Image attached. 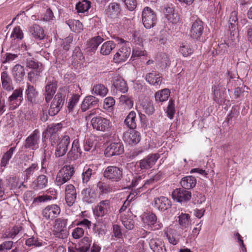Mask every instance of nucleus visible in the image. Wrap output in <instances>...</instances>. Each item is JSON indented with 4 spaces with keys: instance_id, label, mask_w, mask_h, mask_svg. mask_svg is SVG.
<instances>
[{
    "instance_id": "9b49d317",
    "label": "nucleus",
    "mask_w": 252,
    "mask_h": 252,
    "mask_svg": "<svg viewBox=\"0 0 252 252\" xmlns=\"http://www.w3.org/2000/svg\"><path fill=\"white\" fill-rule=\"evenodd\" d=\"M23 100V89L19 88L13 91L12 94L9 97L8 101L10 109L14 110L17 108Z\"/></svg>"
},
{
    "instance_id": "338daca9",
    "label": "nucleus",
    "mask_w": 252,
    "mask_h": 252,
    "mask_svg": "<svg viewBox=\"0 0 252 252\" xmlns=\"http://www.w3.org/2000/svg\"><path fill=\"white\" fill-rule=\"evenodd\" d=\"M115 104V100L113 97H107L104 100L103 108L107 110H111L113 108Z\"/></svg>"
},
{
    "instance_id": "a878e982",
    "label": "nucleus",
    "mask_w": 252,
    "mask_h": 252,
    "mask_svg": "<svg viewBox=\"0 0 252 252\" xmlns=\"http://www.w3.org/2000/svg\"><path fill=\"white\" fill-rule=\"evenodd\" d=\"M16 150V147H11L2 156L0 161V172H3L8 164L10 159L11 158L14 152Z\"/></svg>"
},
{
    "instance_id": "a18cd8bd",
    "label": "nucleus",
    "mask_w": 252,
    "mask_h": 252,
    "mask_svg": "<svg viewBox=\"0 0 252 252\" xmlns=\"http://www.w3.org/2000/svg\"><path fill=\"white\" fill-rule=\"evenodd\" d=\"M116 47V44L113 41L104 42L101 47L100 53L103 55H109Z\"/></svg>"
},
{
    "instance_id": "6e6552de",
    "label": "nucleus",
    "mask_w": 252,
    "mask_h": 252,
    "mask_svg": "<svg viewBox=\"0 0 252 252\" xmlns=\"http://www.w3.org/2000/svg\"><path fill=\"white\" fill-rule=\"evenodd\" d=\"M128 127L127 130L124 133V140L129 145H136L140 141V133L133 127Z\"/></svg>"
},
{
    "instance_id": "39448f33",
    "label": "nucleus",
    "mask_w": 252,
    "mask_h": 252,
    "mask_svg": "<svg viewBox=\"0 0 252 252\" xmlns=\"http://www.w3.org/2000/svg\"><path fill=\"white\" fill-rule=\"evenodd\" d=\"M123 174L122 168L116 166H109L104 170L103 176L112 182H117L122 179Z\"/></svg>"
},
{
    "instance_id": "aec40b11",
    "label": "nucleus",
    "mask_w": 252,
    "mask_h": 252,
    "mask_svg": "<svg viewBox=\"0 0 252 252\" xmlns=\"http://www.w3.org/2000/svg\"><path fill=\"white\" fill-rule=\"evenodd\" d=\"M96 169L94 165H86L83 170L81 177L83 184H87L89 181L94 178Z\"/></svg>"
},
{
    "instance_id": "ea45409f",
    "label": "nucleus",
    "mask_w": 252,
    "mask_h": 252,
    "mask_svg": "<svg viewBox=\"0 0 252 252\" xmlns=\"http://www.w3.org/2000/svg\"><path fill=\"white\" fill-rule=\"evenodd\" d=\"M108 92V89L104 85L101 84L94 85L92 90V93L93 94L100 96L101 97L105 96Z\"/></svg>"
},
{
    "instance_id": "c85d7f7f",
    "label": "nucleus",
    "mask_w": 252,
    "mask_h": 252,
    "mask_svg": "<svg viewBox=\"0 0 252 252\" xmlns=\"http://www.w3.org/2000/svg\"><path fill=\"white\" fill-rule=\"evenodd\" d=\"M164 15L167 20L173 24H177L179 21V17L173 7L165 8Z\"/></svg>"
},
{
    "instance_id": "bf43d9fd",
    "label": "nucleus",
    "mask_w": 252,
    "mask_h": 252,
    "mask_svg": "<svg viewBox=\"0 0 252 252\" xmlns=\"http://www.w3.org/2000/svg\"><path fill=\"white\" fill-rule=\"evenodd\" d=\"M99 191L102 193H108L112 191L111 186L107 184L99 181L97 184Z\"/></svg>"
},
{
    "instance_id": "cd10ccee",
    "label": "nucleus",
    "mask_w": 252,
    "mask_h": 252,
    "mask_svg": "<svg viewBox=\"0 0 252 252\" xmlns=\"http://www.w3.org/2000/svg\"><path fill=\"white\" fill-rule=\"evenodd\" d=\"M146 80L150 84L154 86H159L162 83V78L158 74L153 72L146 75Z\"/></svg>"
},
{
    "instance_id": "7c9ffc66",
    "label": "nucleus",
    "mask_w": 252,
    "mask_h": 252,
    "mask_svg": "<svg viewBox=\"0 0 252 252\" xmlns=\"http://www.w3.org/2000/svg\"><path fill=\"white\" fill-rule=\"evenodd\" d=\"M12 74L16 82L22 81L25 74L23 66L19 64H16L12 68Z\"/></svg>"
},
{
    "instance_id": "c756f323",
    "label": "nucleus",
    "mask_w": 252,
    "mask_h": 252,
    "mask_svg": "<svg viewBox=\"0 0 252 252\" xmlns=\"http://www.w3.org/2000/svg\"><path fill=\"white\" fill-rule=\"evenodd\" d=\"M1 81L2 88L6 91H11L13 89L12 81L6 71L1 73Z\"/></svg>"
},
{
    "instance_id": "0e129e2a",
    "label": "nucleus",
    "mask_w": 252,
    "mask_h": 252,
    "mask_svg": "<svg viewBox=\"0 0 252 252\" xmlns=\"http://www.w3.org/2000/svg\"><path fill=\"white\" fill-rule=\"evenodd\" d=\"M175 112V104L174 100L170 99L168 103V106L166 110L167 115L170 119L173 118Z\"/></svg>"
},
{
    "instance_id": "4468645a",
    "label": "nucleus",
    "mask_w": 252,
    "mask_h": 252,
    "mask_svg": "<svg viewBox=\"0 0 252 252\" xmlns=\"http://www.w3.org/2000/svg\"><path fill=\"white\" fill-rule=\"evenodd\" d=\"M110 211V203L108 200L100 201L93 210L94 214L97 217H102Z\"/></svg>"
},
{
    "instance_id": "8fccbe9b",
    "label": "nucleus",
    "mask_w": 252,
    "mask_h": 252,
    "mask_svg": "<svg viewBox=\"0 0 252 252\" xmlns=\"http://www.w3.org/2000/svg\"><path fill=\"white\" fill-rule=\"evenodd\" d=\"M82 199L84 202L88 203H92L94 200L93 193H91L90 189H85L82 191Z\"/></svg>"
},
{
    "instance_id": "412c9836",
    "label": "nucleus",
    "mask_w": 252,
    "mask_h": 252,
    "mask_svg": "<svg viewBox=\"0 0 252 252\" xmlns=\"http://www.w3.org/2000/svg\"><path fill=\"white\" fill-rule=\"evenodd\" d=\"M171 206V202L166 197L160 196L154 199V207L160 211L164 212Z\"/></svg>"
},
{
    "instance_id": "0eeeda50",
    "label": "nucleus",
    "mask_w": 252,
    "mask_h": 252,
    "mask_svg": "<svg viewBox=\"0 0 252 252\" xmlns=\"http://www.w3.org/2000/svg\"><path fill=\"white\" fill-rule=\"evenodd\" d=\"M61 213V208L57 204H51L45 207L42 211V217L47 220H52Z\"/></svg>"
},
{
    "instance_id": "1a4fd4ad",
    "label": "nucleus",
    "mask_w": 252,
    "mask_h": 252,
    "mask_svg": "<svg viewBox=\"0 0 252 252\" xmlns=\"http://www.w3.org/2000/svg\"><path fill=\"white\" fill-rule=\"evenodd\" d=\"M203 32V23L201 20L197 19L192 23L189 31V34L192 38L199 40L202 35Z\"/></svg>"
},
{
    "instance_id": "72a5a7b5",
    "label": "nucleus",
    "mask_w": 252,
    "mask_h": 252,
    "mask_svg": "<svg viewBox=\"0 0 252 252\" xmlns=\"http://www.w3.org/2000/svg\"><path fill=\"white\" fill-rule=\"evenodd\" d=\"M178 223L182 229H184L190 225L191 223L190 216L189 214L179 213L178 217Z\"/></svg>"
},
{
    "instance_id": "864d4df0",
    "label": "nucleus",
    "mask_w": 252,
    "mask_h": 252,
    "mask_svg": "<svg viewBox=\"0 0 252 252\" xmlns=\"http://www.w3.org/2000/svg\"><path fill=\"white\" fill-rule=\"evenodd\" d=\"M238 116V112L235 109L231 110L230 114L227 116L223 124L227 125H234L235 124V121Z\"/></svg>"
},
{
    "instance_id": "5701e85b",
    "label": "nucleus",
    "mask_w": 252,
    "mask_h": 252,
    "mask_svg": "<svg viewBox=\"0 0 252 252\" xmlns=\"http://www.w3.org/2000/svg\"><path fill=\"white\" fill-rule=\"evenodd\" d=\"M121 9L120 5L117 2L109 3L105 9V14L110 19H115L119 16Z\"/></svg>"
},
{
    "instance_id": "13d9d810",
    "label": "nucleus",
    "mask_w": 252,
    "mask_h": 252,
    "mask_svg": "<svg viewBox=\"0 0 252 252\" xmlns=\"http://www.w3.org/2000/svg\"><path fill=\"white\" fill-rule=\"evenodd\" d=\"M238 13L236 11H233L231 12L229 18V28L232 29V30H235L238 25V17H237Z\"/></svg>"
},
{
    "instance_id": "c03bdc74",
    "label": "nucleus",
    "mask_w": 252,
    "mask_h": 252,
    "mask_svg": "<svg viewBox=\"0 0 252 252\" xmlns=\"http://www.w3.org/2000/svg\"><path fill=\"white\" fill-rule=\"evenodd\" d=\"M66 24L70 30L74 32L80 33L83 30V25L79 20H68L66 22Z\"/></svg>"
},
{
    "instance_id": "603ef678",
    "label": "nucleus",
    "mask_w": 252,
    "mask_h": 252,
    "mask_svg": "<svg viewBox=\"0 0 252 252\" xmlns=\"http://www.w3.org/2000/svg\"><path fill=\"white\" fill-rule=\"evenodd\" d=\"M21 227L20 226H16L5 231L2 235L3 238H11L13 239L19 233L21 230Z\"/></svg>"
},
{
    "instance_id": "e2e57ef3",
    "label": "nucleus",
    "mask_w": 252,
    "mask_h": 252,
    "mask_svg": "<svg viewBox=\"0 0 252 252\" xmlns=\"http://www.w3.org/2000/svg\"><path fill=\"white\" fill-rule=\"evenodd\" d=\"M122 222L125 228L128 230H131L134 227V221L130 218H127L126 216L122 217Z\"/></svg>"
},
{
    "instance_id": "ddd939ff",
    "label": "nucleus",
    "mask_w": 252,
    "mask_h": 252,
    "mask_svg": "<svg viewBox=\"0 0 252 252\" xmlns=\"http://www.w3.org/2000/svg\"><path fill=\"white\" fill-rule=\"evenodd\" d=\"M131 50L129 47L124 45L119 49L114 55L113 60L116 63H121L126 61L130 54Z\"/></svg>"
},
{
    "instance_id": "6e6d98bb",
    "label": "nucleus",
    "mask_w": 252,
    "mask_h": 252,
    "mask_svg": "<svg viewBox=\"0 0 252 252\" xmlns=\"http://www.w3.org/2000/svg\"><path fill=\"white\" fill-rule=\"evenodd\" d=\"M120 101L125 108L127 109H131L133 105V101L131 98L127 95H122L120 97Z\"/></svg>"
},
{
    "instance_id": "a19ab883",
    "label": "nucleus",
    "mask_w": 252,
    "mask_h": 252,
    "mask_svg": "<svg viewBox=\"0 0 252 252\" xmlns=\"http://www.w3.org/2000/svg\"><path fill=\"white\" fill-rule=\"evenodd\" d=\"M111 127H96V131L105 132L101 135L106 141H110L114 138V131L110 129Z\"/></svg>"
},
{
    "instance_id": "20e7f679",
    "label": "nucleus",
    "mask_w": 252,
    "mask_h": 252,
    "mask_svg": "<svg viewBox=\"0 0 252 252\" xmlns=\"http://www.w3.org/2000/svg\"><path fill=\"white\" fill-rule=\"evenodd\" d=\"M142 20L144 26L146 29H151L154 27L157 23V15L153 10L149 7L146 6L142 11Z\"/></svg>"
},
{
    "instance_id": "7ed1b4c3",
    "label": "nucleus",
    "mask_w": 252,
    "mask_h": 252,
    "mask_svg": "<svg viewBox=\"0 0 252 252\" xmlns=\"http://www.w3.org/2000/svg\"><path fill=\"white\" fill-rule=\"evenodd\" d=\"M74 173V168L70 165L64 166L58 172L55 181V184L61 187L70 180Z\"/></svg>"
},
{
    "instance_id": "9d476101",
    "label": "nucleus",
    "mask_w": 252,
    "mask_h": 252,
    "mask_svg": "<svg viewBox=\"0 0 252 252\" xmlns=\"http://www.w3.org/2000/svg\"><path fill=\"white\" fill-rule=\"evenodd\" d=\"M212 91L213 94V99L218 104L222 105L225 104L226 99L225 96V89L220 84L212 86Z\"/></svg>"
},
{
    "instance_id": "de8ad7c7",
    "label": "nucleus",
    "mask_w": 252,
    "mask_h": 252,
    "mask_svg": "<svg viewBox=\"0 0 252 252\" xmlns=\"http://www.w3.org/2000/svg\"><path fill=\"white\" fill-rule=\"evenodd\" d=\"M57 131L58 127H47L45 131L43 132V136L45 138H49L52 143L53 140L58 136V134L57 133Z\"/></svg>"
},
{
    "instance_id": "052dcab7",
    "label": "nucleus",
    "mask_w": 252,
    "mask_h": 252,
    "mask_svg": "<svg viewBox=\"0 0 252 252\" xmlns=\"http://www.w3.org/2000/svg\"><path fill=\"white\" fill-rule=\"evenodd\" d=\"M159 57L160 59H158V64L160 66L162 67H166L169 66L170 64V61L169 59V57L167 54L165 53L160 54Z\"/></svg>"
},
{
    "instance_id": "09e8293b",
    "label": "nucleus",
    "mask_w": 252,
    "mask_h": 252,
    "mask_svg": "<svg viewBox=\"0 0 252 252\" xmlns=\"http://www.w3.org/2000/svg\"><path fill=\"white\" fill-rule=\"evenodd\" d=\"M39 169V166L36 162L32 163L28 168H27L24 172L25 179L28 180L30 179L34 173Z\"/></svg>"
},
{
    "instance_id": "bb28decb",
    "label": "nucleus",
    "mask_w": 252,
    "mask_h": 252,
    "mask_svg": "<svg viewBox=\"0 0 252 252\" xmlns=\"http://www.w3.org/2000/svg\"><path fill=\"white\" fill-rule=\"evenodd\" d=\"M150 249L153 252H165L163 242L158 239H152L149 242Z\"/></svg>"
},
{
    "instance_id": "b1692460",
    "label": "nucleus",
    "mask_w": 252,
    "mask_h": 252,
    "mask_svg": "<svg viewBox=\"0 0 252 252\" xmlns=\"http://www.w3.org/2000/svg\"><path fill=\"white\" fill-rule=\"evenodd\" d=\"M99 100L93 95H88L84 99L81 104V110L85 112L93 107L97 106Z\"/></svg>"
},
{
    "instance_id": "f3484780",
    "label": "nucleus",
    "mask_w": 252,
    "mask_h": 252,
    "mask_svg": "<svg viewBox=\"0 0 252 252\" xmlns=\"http://www.w3.org/2000/svg\"><path fill=\"white\" fill-rule=\"evenodd\" d=\"M159 158L158 154H150L139 161V167L141 169L151 168Z\"/></svg>"
},
{
    "instance_id": "393cba45",
    "label": "nucleus",
    "mask_w": 252,
    "mask_h": 252,
    "mask_svg": "<svg viewBox=\"0 0 252 252\" xmlns=\"http://www.w3.org/2000/svg\"><path fill=\"white\" fill-rule=\"evenodd\" d=\"M57 82L53 78L48 81L45 87V100L47 102L51 100L55 93L57 90Z\"/></svg>"
},
{
    "instance_id": "3c124183",
    "label": "nucleus",
    "mask_w": 252,
    "mask_h": 252,
    "mask_svg": "<svg viewBox=\"0 0 252 252\" xmlns=\"http://www.w3.org/2000/svg\"><path fill=\"white\" fill-rule=\"evenodd\" d=\"M91 3L87 0L79 2L76 5V9L78 13H84L90 8Z\"/></svg>"
},
{
    "instance_id": "49530a36",
    "label": "nucleus",
    "mask_w": 252,
    "mask_h": 252,
    "mask_svg": "<svg viewBox=\"0 0 252 252\" xmlns=\"http://www.w3.org/2000/svg\"><path fill=\"white\" fill-rule=\"evenodd\" d=\"M26 244L29 246L45 247L46 243L39 239L37 237L32 236L26 241Z\"/></svg>"
},
{
    "instance_id": "4d7b16f0",
    "label": "nucleus",
    "mask_w": 252,
    "mask_h": 252,
    "mask_svg": "<svg viewBox=\"0 0 252 252\" xmlns=\"http://www.w3.org/2000/svg\"><path fill=\"white\" fill-rule=\"evenodd\" d=\"M179 52L184 57L190 56L193 52V49L189 44H182L180 47Z\"/></svg>"
},
{
    "instance_id": "774afa93",
    "label": "nucleus",
    "mask_w": 252,
    "mask_h": 252,
    "mask_svg": "<svg viewBox=\"0 0 252 252\" xmlns=\"http://www.w3.org/2000/svg\"><path fill=\"white\" fill-rule=\"evenodd\" d=\"M68 220L64 218H59L55 220L54 228L66 229Z\"/></svg>"
},
{
    "instance_id": "dca6fc26",
    "label": "nucleus",
    "mask_w": 252,
    "mask_h": 252,
    "mask_svg": "<svg viewBox=\"0 0 252 252\" xmlns=\"http://www.w3.org/2000/svg\"><path fill=\"white\" fill-rule=\"evenodd\" d=\"M124 151L123 145L121 143H113L109 145L105 150L106 157H111L115 155H119Z\"/></svg>"
},
{
    "instance_id": "f03ea898",
    "label": "nucleus",
    "mask_w": 252,
    "mask_h": 252,
    "mask_svg": "<svg viewBox=\"0 0 252 252\" xmlns=\"http://www.w3.org/2000/svg\"><path fill=\"white\" fill-rule=\"evenodd\" d=\"M73 130L72 127L68 129L64 135L61 136L57 141L55 155L57 157H61L65 155L68 151L70 143V137L68 133H70Z\"/></svg>"
},
{
    "instance_id": "f8f14e48",
    "label": "nucleus",
    "mask_w": 252,
    "mask_h": 252,
    "mask_svg": "<svg viewBox=\"0 0 252 252\" xmlns=\"http://www.w3.org/2000/svg\"><path fill=\"white\" fill-rule=\"evenodd\" d=\"M40 134L38 130H35L25 140L24 147L26 149L35 150L39 148Z\"/></svg>"
},
{
    "instance_id": "4be33fe9",
    "label": "nucleus",
    "mask_w": 252,
    "mask_h": 252,
    "mask_svg": "<svg viewBox=\"0 0 252 252\" xmlns=\"http://www.w3.org/2000/svg\"><path fill=\"white\" fill-rule=\"evenodd\" d=\"M76 191L74 186L72 184L66 185L65 188V199L69 206L74 203L76 199Z\"/></svg>"
},
{
    "instance_id": "473e14b6",
    "label": "nucleus",
    "mask_w": 252,
    "mask_h": 252,
    "mask_svg": "<svg viewBox=\"0 0 252 252\" xmlns=\"http://www.w3.org/2000/svg\"><path fill=\"white\" fill-rule=\"evenodd\" d=\"M29 31L35 39L42 40L45 37L43 29L38 25H33L30 27Z\"/></svg>"
},
{
    "instance_id": "2eb2a0df",
    "label": "nucleus",
    "mask_w": 252,
    "mask_h": 252,
    "mask_svg": "<svg viewBox=\"0 0 252 252\" xmlns=\"http://www.w3.org/2000/svg\"><path fill=\"white\" fill-rule=\"evenodd\" d=\"M145 222L153 230H157L163 227L162 223L158 220L157 217L153 213L147 214L145 217Z\"/></svg>"
},
{
    "instance_id": "f704fd0d",
    "label": "nucleus",
    "mask_w": 252,
    "mask_h": 252,
    "mask_svg": "<svg viewBox=\"0 0 252 252\" xmlns=\"http://www.w3.org/2000/svg\"><path fill=\"white\" fill-rule=\"evenodd\" d=\"M27 89L26 90V94L27 99L31 103H35L38 93L33 86L30 85L29 83H27Z\"/></svg>"
},
{
    "instance_id": "58836bf2",
    "label": "nucleus",
    "mask_w": 252,
    "mask_h": 252,
    "mask_svg": "<svg viewBox=\"0 0 252 252\" xmlns=\"http://www.w3.org/2000/svg\"><path fill=\"white\" fill-rule=\"evenodd\" d=\"M92 244L91 238L85 236L79 242L78 248L79 252H87L90 248Z\"/></svg>"
},
{
    "instance_id": "6ab92c4d",
    "label": "nucleus",
    "mask_w": 252,
    "mask_h": 252,
    "mask_svg": "<svg viewBox=\"0 0 252 252\" xmlns=\"http://www.w3.org/2000/svg\"><path fill=\"white\" fill-rule=\"evenodd\" d=\"M86 121L91 122L92 126H109L110 120L100 116H94L93 113H90L86 118Z\"/></svg>"
},
{
    "instance_id": "4c0bfd02",
    "label": "nucleus",
    "mask_w": 252,
    "mask_h": 252,
    "mask_svg": "<svg viewBox=\"0 0 252 252\" xmlns=\"http://www.w3.org/2000/svg\"><path fill=\"white\" fill-rule=\"evenodd\" d=\"M48 179L45 175H39L33 183V188L34 189H40L47 187Z\"/></svg>"
},
{
    "instance_id": "79ce46f5",
    "label": "nucleus",
    "mask_w": 252,
    "mask_h": 252,
    "mask_svg": "<svg viewBox=\"0 0 252 252\" xmlns=\"http://www.w3.org/2000/svg\"><path fill=\"white\" fill-rule=\"evenodd\" d=\"M170 91L168 89H164L158 91L155 94V99L157 102H163L167 100L170 95Z\"/></svg>"
},
{
    "instance_id": "c9c22d12",
    "label": "nucleus",
    "mask_w": 252,
    "mask_h": 252,
    "mask_svg": "<svg viewBox=\"0 0 252 252\" xmlns=\"http://www.w3.org/2000/svg\"><path fill=\"white\" fill-rule=\"evenodd\" d=\"M143 178L142 176H139L136 175L134 176L133 179H132L130 186L132 187H136L140 184L141 185L142 187H140L138 189H140L141 188H144L146 187L148 185H150L151 183L153 182V180H147L146 181H143Z\"/></svg>"
},
{
    "instance_id": "5fc2aeb1",
    "label": "nucleus",
    "mask_w": 252,
    "mask_h": 252,
    "mask_svg": "<svg viewBox=\"0 0 252 252\" xmlns=\"http://www.w3.org/2000/svg\"><path fill=\"white\" fill-rule=\"evenodd\" d=\"M136 114L134 111H130L126 117L124 123L126 126H136Z\"/></svg>"
},
{
    "instance_id": "37998d69",
    "label": "nucleus",
    "mask_w": 252,
    "mask_h": 252,
    "mask_svg": "<svg viewBox=\"0 0 252 252\" xmlns=\"http://www.w3.org/2000/svg\"><path fill=\"white\" fill-rule=\"evenodd\" d=\"M103 41V39L100 36H95L88 41V48L92 51H95Z\"/></svg>"
},
{
    "instance_id": "a211bd4d",
    "label": "nucleus",
    "mask_w": 252,
    "mask_h": 252,
    "mask_svg": "<svg viewBox=\"0 0 252 252\" xmlns=\"http://www.w3.org/2000/svg\"><path fill=\"white\" fill-rule=\"evenodd\" d=\"M111 82L115 88L122 93H126L128 91V87L124 79L119 75L114 74Z\"/></svg>"
},
{
    "instance_id": "e433bc0d",
    "label": "nucleus",
    "mask_w": 252,
    "mask_h": 252,
    "mask_svg": "<svg viewBox=\"0 0 252 252\" xmlns=\"http://www.w3.org/2000/svg\"><path fill=\"white\" fill-rule=\"evenodd\" d=\"M97 142L94 135L86 138L84 142V148L85 151H94L95 149Z\"/></svg>"
},
{
    "instance_id": "680f3d73",
    "label": "nucleus",
    "mask_w": 252,
    "mask_h": 252,
    "mask_svg": "<svg viewBox=\"0 0 252 252\" xmlns=\"http://www.w3.org/2000/svg\"><path fill=\"white\" fill-rule=\"evenodd\" d=\"M53 234L57 238L64 239L67 238L68 235V231L67 229H63L54 228Z\"/></svg>"
},
{
    "instance_id": "2f4dec72",
    "label": "nucleus",
    "mask_w": 252,
    "mask_h": 252,
    "mask_svg": "<svg viewBox=\"0 0 252 252\" xmlns=\"http://www.w3.org/2000/svg\"><path fill=\"white\" fill-rule=\"evenodd\" d=\"M180 184L183 188L189 189L196 186V180L192 176H188L183 178Z\"/></svg>"
},
{
    "instance_id": "423d86ee",
    "label": "nucleus",
    "mask_w": 252,
    "mask_h": 252,
    "mask_svg": "<svg viewBox=\"0 0 252 252\" xmlns=\"http://www.w3.org/2000/svg\"><path fill=\"white\" fill-rule=\"evenodd\" d=\"M173 199L181 203H185L189 201L191 197V193L184 188L176 189L172 192Z\"/></svg>"
},
{
    "instance_id": "f257e3e1",
    "label": "nucleus",
    "mask_w": 252,
    "mask_h": 252,
    "mask_svg": "<svg viewBox=\"0 0 252 252\" xmlns=\"http://www.w3.org/2000/svg\"><path fill=\"white\" fill-rule=\"evenodd\" d=\"M68 94V91L66 87H64L59 89L50 105L48 112L49 115L55 116L60 111Z\"/></svg>"
},
{
    "instance_id": "69168bd1",
    "label": "nucleus",
    "mask_w": 252,
    "mask_h": 252,
    "mask_svg": "<svg viewBox=\"0 0 252 252\" xmlns=\"http://www.w3.org/2000/svg\"><path fill=\"white\" fill-rule=\"evenodd\" d=\"M85 233V229L81 227L77 226L72 230L71 235L73 239H79L82 237Z\"/></svg>"
}]
</instances>
